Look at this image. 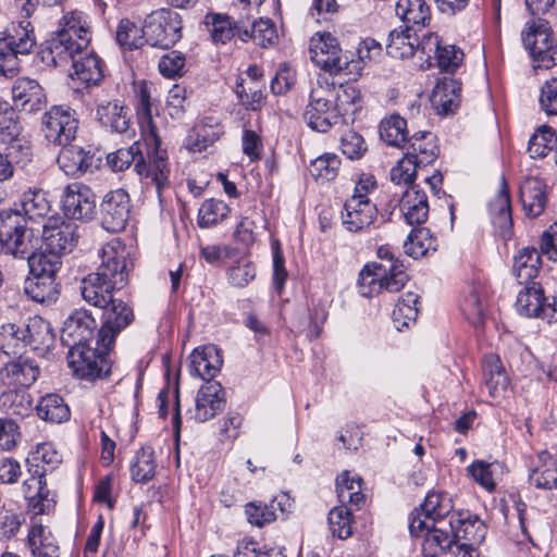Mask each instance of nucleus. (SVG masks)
<instances>
[{
	"instance_id": "1",
	"label": "nucleus",
	"mask_w": 557,
	"mask_h": 557,
	"mask_svg": "<svg viewBox=\"0 0 557 557\" xmlns=\"http://www.w3.org/2000/svg\"><path fill=\"white\" fill-rule=\"evenodd\" d=\"M90 36L87 16L79 11L66 12L60 20L58 29L52 34L44 53H47V58L53 65H62L71 51L89 46Z\"/></svg>"
},
{
	"instance_id": "2",
	"label": "nucleus",
	"mask_w": 557,
	"mask_h": 557,
	"mask_svg": "<svg viewBox=\"0 0 557 557\" xmlns=\"http://www.w3.org/2000/svg\"><path fill=\"white\" fill-rule=\"evenodd\" d=\"M36 46L29 21L12 24L0 33V75L10 77L20 70V55L29 54Z\"/></svg>"
},
{
	"instance_id": "3",
	"label": "nucleus",
	"mask_w": 557,
	"mask_h": 557,
	"mask_svg": "<svg viewBox=\"0 0 557 557\" xmlns=\"http://www.w3.org/2000/svg\"><path fill=\"white\" fill-rule=\"evenodd\" d=\"M0 244L15 257H28L36 251L38 238L32 228L24 225V218L18 211H0Z\"/></svg>"
},
{
	"instance_id": "4",
	"label": "nucleus",
	"mask_w": 557,
	"mask_h": 557,
	"mask_svg": "<svg viewBox=\"0 0 557 557\" xmlns=\"http://www.w3.org/2000/svg\"><path fill=\"white\" fill-rule=\"evenodd\" d=\"M183 21L181 15L170 9H160L145 20L146 42L152 47L169 49L182 38Z\"/></svg>"
},
{
	"instance_id": "5",
	"label": "nucleus",
	"mask_w": 557,
	"mask_h": 557,
	"mask_svg": "<svg viewBox=\"0 0 557 557\" xmlns=\"http://www.w3.org/2000/svg\"><path fill=\"white\" fill-rule=\"evenodd\" d=\"M77 128L76 112L67 106H52L41 117L45 138L57 146H67L75 138Z\"/></svg>"
},
{
	"instance_id": "6",
	"label": "nucleus",
	"mask_w": 557,
	"mask_h": 557,
	"mask_svg": "<svg viewBox=\"0 0 557 557\" xmlns=\"http://www.w3.org/2000/svg\"><path fill=\"white\" fill-rule=\"evenodd\" d=\"M521 36L524 48L537 63V67L549 69L557 63V46L546 21L529 24Z\"/></svg>"
},
{
	"instance_id": "7",
	"label": "nucleus",
	"mask_w": 557,
	"mask_h": 557,
	"mask_svg": "<svg viewBox=\"0 0 557 557\" xmlns=\"http://www.w3.org/2000/svg\"><path fill=\"white\" fill-rule=\"evenodd\" d=\"M97 348H91L89 344H86L69 350V367L81 379L94 381L109 372L106 358L109 350H103L102 345L99 343V337L97 338Z\"/></svg>"
},
{
	"instance_id": "8",
	"label": "nucleus",
	"mask_w": 557,
	"mask_h": 557,
	"mask_svg": "<svg viewBox=\"0 0 557 557\" xmlns=\"http://www.w3.org/2000/svg\"><path fill=\"white\" fill-rule=\"evenodd\" d=\"M318 78L323 88L327 90V97L339 114L342 123H352L356 115L363 108L364 101L361 90L354 84L336 85L326 75H320Z\"/></svg>"
},
{
	"instance_id": "9",
	"label": "nucleus",
	"mask_w": 557,
	"mask_h": 557,
	"mask_svg": "<svg viewBox=\"0 0 557 557\" xmlns=\"http://www.w3.org/2000/svg\"><path fill=\"white\" fill-rule=\"evenodd\" d=\"M453 500L447 493L433 492L426 495L420 511L414 510L409 521L411 535H420L430 523L448 524L445 519L453 513Z\"/></svg>"
},
{
	"instance_id": "10",
	"label": "nucleus",
	"mask_w": 557,
	"mask_h": 557,
	"mask_svg": "<svg viewBox=\"0 0 557 557\" xmlns=\"http://www.w3.org/2000/svg\"><path fill=\"white\" fill-rule=\"evenodd\" d=\"M127 257L128 250L125 245L117 238L111 239L101 248V262L94 274L121 289L127 283L128 277Z\"/></svg>"
},
{
	"instance_id": "11",
	"label": "nucleus",
	"mask_w": 557,
	"mask_h": 557,
	"mask_svg": "<svg viewBox=\"0 0 557 557\" xmlns=\"http://www.w3.org/2000/svg\"><path fill=\"white\" fill-rule=\"evenodd\" d=\"M327 96V90L323 88L318 78L304 112V119L308 126L320 133H325L342 123L339 114Z\"/></svg>"
},
{
	"instance_id": "12",
	"label": "nucleus",
	"mask_w": 557,
	"mask_h": 557,
	"mask_svg": "<svg viewBox=\"0 0 557 557\" xmlns=\"http://www.w3.org/2000/svg\"><path fill=\"white\" fill-rule=\"evenodd\" d=\"M309 50L312 62L330 74L341 73L349 64L337 39L330 33H318L312 36Z\"/></svg>"
},
{
	"instance_id": "13",
	"label": "nucleus",
	"mask_w": 557,
	"mask_h": 557,
	"mask_svg": "<svg viewBox=\"0 0 557 557\" xmlns=\"http://www.w3.org/2000/svg\"><path fill=\"white\" fill-rule=\"evenodd\" d=\"M408 281L406 273L389 274L384 267H377L375 262L366 264L359 273L358 288L363 297H372L386 290L399 292Z\"/></svg>"
},
{
	"instance_id": "14",
	"label": "nucleus",
	"mask_w": 557,
	"mask_h": 557,
	"mask_svg": "<svg viewBox=\"0 0 557 557\" xmlns=\"http://www.w3.org/2000/svg\"><path fill=\"white\" fill-rule=\"evenodd\" d=\"M100 308L103 310V314L102 325L98 332L99 343L103 350H110L116 335L132 323L134 313L127 304L114 297Z\"/></svg>"
},
{
	"instance_id": "15",
	"label": "nucleus",
	"mask_w": 557,
	"mask_h": 557,
	"mask_svg": "<svg viewBox=\"0 0 557 557\" xmlns=\"http://www.w3.org/2000/svg\"><path fill=\"white\" fill-rule=\"evenodd\" d=\"M42 239L47 249L59 256L71 252L77 244V226L54 214L42 224Z\"/></svg>"
},
{
	"instance_id": "16",
	"label": "nucleus",
	"mask_w": 557,
	"mask_h": 557,
	"mask_svg": "<svg viewBox=\"0 0 557 557\" xmlns=\"http://www.w3.org/2000/svg\"><path fill=\"white\" fill-rule=\"evenodd\" d=\"M61 206L64 214L70 219L90 220L96 209V197L88 186L72 183L63 189Z\"/></svg>"
},
{
	"instance_id": "17",
	"label": "nucleus",
	"mask_w": 557,
	"mask_h": 557,
	"mask_svg": "<svg viewBox=\"0 0 557 557\" xmlns=\"http://www.w3.org/2000/svg\"><path fill=\"white\" fill-rule=\"evenodd\" d=\"M226 405L225 391L219 382H206L195 398V407L189 410L190 419L203 423L222 412Z\"/></svg>"
},
{
	"instance_id": "18",
	"label": "nucleus",
	"mask_w": 557,
	"mask_h": 557,
	"mask_svg": "<svg viewBox=\"0 0 557 557\" xmlns=\"http://www.w3.org/2000/svg\"><path fill=\"white\" fill-rule=\"evenodd\" d=\"M131 213V199L124 189L106 194L101 202V223L111 233L123 231Z\"/></svg>"
},
{
	"instance_id": "19",
	"label": "nucleus",
	"mask_w": 557,
	"mask_h": 557,
	"mask_svg": "<svg viewBox=\"0 0 557 557\" xmlns=\"http://www.w3.org/2000/svg\"><path fill=\"white\" fill-rule=\"evenodd\" d=\"M153 153L148 152V162L144 160L143 154L139 156V160L136 162V172L141 183L147 187H154L160 197L163 188L169 184L170 169L166 152L158 148V139L157 145L153 144Z\"/></svg>"
},
{
	"instance_id": "20",
	"label": "nucleus",
	"mask_w": 557,
	"mask_h": 557,
	"mask_svg": "<svg viewBox=\"0 0 557 557\" xmlns=\"http://www.w3.org/2000/svg\"><path fill=\"white\" fill-rule=\"evenodd\" d=\"M61 66L72 62V79H76L87 87L98 85L103 79L102 61L89 46L71 51Z\"/></svg>"
},
{
	"instance_id": "21",
	"label": "nucleus",
	"mask_w": 557,
	"mask_h": 557,
	"mask_svg": "<svg viewBox=\"0 0 557 557\" xmlns=\"http://www.w3.org/2000/svg\"><path fill=\"white\" fill-rule=\"evenodd\" d=\"M96 321L86 310H75L63 323L61 342L69 350L88 344L94 337Z\"/></svg>"
},
{
	"instance_id": "22",
	"label": "nucleus",
	"mask_w": 557,
	"mask_h": 557,
	"mask_svg": "<svg viewBox=\"0 0 557 557\" xmlns=\"http://www.w3.org/2000/svg\"><path fill=\"white\" fill-rule=\"evenodd\" d=\"M96 117L100 125L111 133L127 134L131 131L129 109L117 99H98Z\"/></svg>"
},
{
	"instance_id": "23",
	"label": "nucleus",
	"mask_w": 557,
	"mask_h": 557,
	"mask_svg": "<svg viewBox=\"0 0 557 557\" xmlns=\"http://www.w3.org/2000/svg\"><path fill=\"white\" fill-rule=\"evenodd\" d=\"M377 218V208L372 200L348 198L342 211L344 227L351 233L368 230Z\"/></svg>"
},
{
	"instance_id": "24",
	"label": "nucleus",
	"mask_w": 557,
	"mask_h": 557,
	"mask_svg": "<svg viewBox=\"0 0 557 557\" xmlns=\"http://www.w3.org/2000/svg\"><path fill=\"white\" fill-rule=\"evenodd\" d=\"M517 311L527 318H542L550 322L555 318V309L545 302L542 287L532 282L521 289L516 300Z\"/></svg>"
},
{
	"instance_id": "25",
	"label": "nucleus",
	"mask_w": 557,
	"mask_h": 557,
	"mask_svg": "<svg viewBox=\"0 0 557 557\" xmlns=\"http://www.w3.org/2000/svg\"><path fill=\"white\" fill-rule=\"evenodd\" d=\"M39 367L27 358L18 357L0 369V382L7 387L28 388L39 376Z\"/></svg>"
},
{
	"instance_id": "26",
	"label": "nucleus",
	"mask_w": 557,
	"mask_h": 557,
	"mask_svg": "<svg viewBox=\"0 0 557 557\" xmlns=\"http://www.w3.org/2000/svg\"><path fill=\"white\" fill-rule=\"evenodd\" d=\"M14 106L25 112L41 110L47 102L44 88L34 79L17 78L11 89Z\"/></svg>"
},
{
	"instance_id": "27",
	"label": "nucleus",
	"mask_w": 557,
	"mask_h": 557,
	"mask_svg": "<svg viewBox=\"0 0 557 557\" xmlns=\"http://www.w3.org/2000/svg\"><path fill=\"white\" fill-rule=\"evenodd\" d=\"M454 541L465 540V543L480 544L486 535L485 523L469 511L454 512L448 520Z\"/></svg>"
},
{
	"instance_id": "28",
	"label": "nucleus",
	"mask_w": 557,
	"mask_h": 557,
	"mask_svg": "<svg viewBox=\"0 0 557 557\" xmlns=\"http://www.w3.org/2000/svg\"><path fill=\"white\" fill-rule=\"evenodd\" d=\"M519 198L525 216H540L547 205V190L543 180L536 176L527 177L520 185Z\"/></svg>"
},
{
	"instance_id": "29",
	"label": "nucleus",
	"mask_w": 557,
	"mask_h": 557,
	"mask_svg": "<svg viewBox=\"0 0 557 557\" xmlns=\"http://www.w3.org/2000/svg\"><path fill=\"white\" fill-rule=\"evenodd\" d=\"M488 210L492 222L499 235L505 239L509 238L512 228L511 205L508 186L504 177L500 180L497 194L488 202Z\"/></svg>"
},
{
	"instance_id": "30",
	"label": "nucleus",
	"mask_w": 557,
	"mask_h": 557,
	"mask_svg": "<svg viewBox=\"0 0 557 557\" xmlns=\"http://www.w3.org/2000/svg\"><path fill=\"white\" fill-rule=\"evenodd\" d=\"M221 366L222 358L213 345L195 348L189 356V373L207 382H212Z\"/></svg>"
},
{
	"instance_id": "31",
	"label": "nucleus",
	"mask_w": 557,
	"mask_h": 557,
	"mask_svg": "<svg viewBox=\"0 0 557 557\" xmlns=\"http://www.w3.org/2000/svg\"><path fill=\"white\" fill-rule=\"evenodd\" d=\"M401 148L405 150V154L410 157L421 169L434 163L438 156L436 138L430 132L412 135Z\"/></svg>"
},
{
	"instance_id": "32",
	"label": "nucleus",
	"mask_w": 557,
	"mask_h": 557,
	"mask_svg": "<svg viewBox=\"0 0 557 557\" xmlns=\"http://www.w3.org/2000/svg\"><path fill=\"white\" fill-rule=\"evenodd\" d=\"M399 209L408 224H422L429 215L426 194L418 185L407 187L399 200Z\"/></svg>"
},
{
	"instance_id": "33",
	"label": "nucleus",
	"mask_w": 557,
	"mask_h": 557,
	"mask_svg": "<svg viewBox=\"0 0 557 557\" xmlns=\"http://www.w3.org/2000/svg\"><path fill=\"white\" fill-rule=\"evenodd\" d=\"M95 154L78 146H67L58 158L60 169L70 176H79L96 168Z\"/></svg>"
},
{
	"instance_id": "34",
	"label": "nucleus",
	"mask_w": 557,
	"mask_h": 557,
	"mask_svg": "<svg viewBox=\"0 0 557 557\" xmlns=\"http://www.w3.org/2000/svg\"><path fill=\"white\" fill-rule=\"evenodd\" d=\"M422 541V554L424 557H440L455 543L448 524L430 523L420 535Z\"/></svg>"
},
{
	"instance_id": "35",
	"label": "nucleus",
	"mask_w": 557,
	"mask_h": 557,
	"mask_svg": "<svg viewBox=\"0 0 557 557\" xmlns=\"http://www.w3.org/2000/svg\"><path fill=\"white\" fill-rule=\"evenodd\" d=\"M460 83L454 78L445 77L438 81L432 91V106L438 113L455 112L460 103Z\"/></svg>"
},
{
	"instance_id": "36",
	"label": "nucleus",
	"mask_w": 557,
	"mask_h": 557,
	"mask_svg": "<svg viewBox=\"0 0 557 557\" xmlns=\"http://www.w3.org/2000/svg\"><path fill=\"white\" fill-rule=\"evenodd\" d=\"M21 207L24 216L33 222H45L52 216L50 200L41 188H28L21 196Z\"/></svg>"
},
{
	"instance_id": "37",
	"label": "nucleus",
	"mask_w": 557,
	"mask_h": 557,
	"mask_svg": "<svg viewBox=\"0 0 557 557\" xmlns=\"http://www.w3.org/2000/svg\"><path fill=\"white\" fill-rule=\"evenodd\" d=\"M529 481L533 486L544 490H550L557 485V463L547 450L537 454Z\"/></svg>"
},
{
	"instance_id": "38",
	"label": "nucleus",
	"mask_w": 557,
	"mask_h": 557,
	"mask_svg": "<svg viewBox=\"0 0 557 557\" xmlns=\"http://www.w3.org/2000/svg\"><path fill=\"white\" fill-rule=\"evenodd\" d=\"M25 331L26 346L38 352L47 351L54 342L50 323L41 317H30L26 324H23Z\"/></svg>"
},
{
	"instance_id": "39",
	"label": "nucleus",
	"mask_w": 557,
	"mask_h": 557,
	"mask_svg": "<svg viewBox=\"0 0 557 557\" xmlns=\"http://www.w3.org/2000/svg\"><path fill=\"white\" fill-rule=\"evenodd\" d=\"M114 289H117L115 285L94 273L84 277L81 284L84 300L98 308L106 306L113 298Z\"/></svg>"
},
{
	"instance_id": "40",
	"label": "nucleus",
	"mask_w": 557,
	"mask_h": 557,
	"mask_svg": "<svg viewBox=\"0 0 557 557\" xmlns=\"http://www.w3.org/2000/svg\"><path fill=\"white\" fill-rule=\"evenodd\" d=\"M28 544L35 557H59V544L51 531L40 522L33 521Z\"/></svg>"
},
{
	"instance_id": "41",
	"label": "nucleus",
	"mask_w": 557,
	"mask_h": 557,
	"mask_svg": "<svg viewBox=\"0 0 557 557\" xmlns=\"http://www.w3.org/2000/svg\"><path fill=\"white\" fill-rule=\"evenodd\" d=\"M486 290L480 284L468 286L460 300V310L466 319L473 325L483 322L485 312Z\"/></svg>"
},
{
	"instance_id": "42",
	"label": "nucleus",
	"mask_w": 557,
	"mask_h": 557,
	"mask_svg": "<svg viewBox=\"0 0 557 557\" xmlns=\"http://www.w3.org/2000/svg\"><path fill=\"white\" fill-rule=\"evenodd\" d=\"M206 25L209 27L211 38L214 44L224 45L231 41L239 32L245 28L244 20H232L228 15L208 14L206 16Z\"/></svg>"
},
{
	"instance_id": "43",
	"label": "nucleus",
	"mask_w": 557,
	"mask_h": 557,
	"mask_svg": "<svg viewBox=\"0 0 557 557\" xmlns=\"http://www.w3.org/2000/svg\"><path fill=\"white\" fill-rule=\"evenodd\" d=\"M21 126L16 114L8 101L0 98V140L11 141V148H23L27 151L28 141L20 137Z\"/></svg>"
},
{
	"instance_id": "44",
	"label": "nucleus",
	"mask_w": 557,
	"mask_h": 557,
	"mask_svg": "<svg viewBox=\"0 0 557 557\" xmlns=\"http://www.w3.org/2000/svg\"><path fill=\"white\" fill-rule=\"evenodd\" d=\"M541 255L535 248L525 247L519 250L513 259L512 272L519 284L529 285L541 268Z\"/></svg>"
},
{
	"instance_id": "45",
	"label": "nucleus",
	"mask_w": 557,
	"mask_h": 557,
	"mask_svg": "<svg viewBox=\"0 0 557 557\" xmlns=\"http://www.w3.org/2000/svg\"><path fill=\"white\" fill-rule=\"evenodd\" d=\"M484 384L493 398L500 397L507 389L508 377L500 359L496 355H487L483 360Z\"/></svg>"
},
{
	"instance_id": "46",
	"label": "nucleus",
	"mask_w": 557,
	"mask_h": 557,
	"mask_svg": "<svg viewBox=\"0 0 557 557\" xmlns=\"http://www.w3.org/2000/svg\"><path fill=\"white\" fill-rule=\"evenodd\" d=\"M32 157V148L28 144L27 152L23 148H11V141L0 140V186L14 174V162L28 161ZM5 191L0 187V205L5 199Z\"/></svg>"
},
{
	"instance_id": "47",
	"label": "nucleus",
	"mask_w": 557,
	"mask_h": 557,
	"mask_svg": "<svg viewBox=\"0 0 557 557\" xmlns=\"http://www.w3.org/2000/svg\"><path fill=\"white\" fill-rule=\"evenodd\" d=\"M0 409L20 418L28 417L33 410V398L24 388L8 387L0 394Z\"/></svg>"
},
{
	"instance_id": "48",
	"label": "nucleus",
	"mask_w": 557,
	"mask_h": 557,
	"mask_svg": "<svg viewBox=\"0 0 557 557\" xmlns=\"http://www.w3.org/2000/svg\"><path fill=\"white\" fill-rule=\"evenodd\" d=\"M25 294L36 302L50 304L58 299L55 277L28 275L24 282Z\"/></svg>"
},
{
	"instance_id": "49",
	"label": "nucleus",
	"mask_w": 557,
	"mask_h": 557,
	"mask_svg": "<svg viewBox=\"0 0 557 557\" xmlns=\"http://www.w3.org/2000/svg\"><path fill=\"white\" fill-rule=\"evenodd\" d=\"M469 475L487 492L496 488V482L505 473V466L500 461L487 462L474 460L468 468Z\"/></svg>"
},
{
	"instance_id": "50",
	"label": "nucleus",
	"mask_w": 557,
	"mask_h": 557,
	"mask_svg": "<svg viewBox=\"0 0 557 557\" xmlns=\"http://www.w3.org/2000/svg\"><path fill=\"white\" fill-rule=\"evenodd\" d=\"M336 492L343 505L350 504L359 508L366 502V495L362 493V479L349 471H343L337 476Z\"/></svg>"
},
{
	"instance_id": "51",
	"label": "nucleus",
	"mask_w": 557,
	"mask_h": 557,
	"mask_svg": "<svg viewBox=\"0 0 557 557\" xmlns=\"http://www.w3.org/2000/svg\"><path fill=\"white\" fill-rule=\"evenodd\" d=\"M418 302L419 295L413 292H407L400 296L392 313L393 323L398 331L416 323L419 312Z\"/></svg>"
},
{
	"instance_id": "52",
	"label": "nucleus",
	"mask_w": 557,
	"mask_h": 557,
	"mask_svg": "<svg viewBox=\"0 0 557 557\" xmlns=\"http://www.w3.org/2000/svg\"><path fill=\"white\" fill-rule=\"evenodd\" d=\"M418 37L411 34L410 28L394 29L389 33L386 45L387 53L395 59H405L416 53Z\"/></svg>"
},
{
	"instance_id": "53",
	"label": "nucleus",
	"mask_w": 557,
	"mask_h": 557,
	"mask_svg": "<svg viewBox=\"0 0 557 557\" xmlns=\"http://www.w3.org/2000/svg\"><path fill=\"white\" fill-rule=\"evenodd\" d=\"M28 508L34 515H44L49 512L54 506V498L49 488L42 483L41 478L32 479L27 484Z\"/></svg>"
},
{
	"instance_id": "54",
	"label": "nucleus",
	"mask_w": 557,
	"mask_h": 557,
	"mask_svg": "<svg viewBox=\"0 0 557 557\" xmlns=\"http://www.w3.org/2000/svg\"><path fill=\"white\" fill-rule=\"evenodd\" d=\"M404 248L408 256L416 259L421 258L426 256L430 251L436 250L437 239L429 228H414L404 243Z\"/></svg>"
},
{
	"instance_id": "55",
	"label": "nucleus",
	"mask_w": 557,
	"mask_h": 557,
	"mask_svg": "<svg viewBox=\"0 0 557 557\" xmlns=\"http://www.w3.org/2000/svg\"><path fill=\"white\" fill-rule=\"evenodd\" d=\"M36 410L40 419L52 423H62L70 418V408L58 394L41 397Z\"/></svg>"
},
{
	"instance_id": "56",
	"label": "nucleus",
	"mask_w": 557,
	"mask_h": 557,
	"mask_svg": "<svg viewBox=\"0 0 557 557\" xmlns=\"http://www.w3.org/2000/svg\"><path fill=\"white\" fill-rule=\"evenodd\" d=\"M29 274L36 276L55 277L61 268V257L55 252L34 251L27 257Z\"/></svg>"
},
{
	"instance_id": "57",
	"label": "nucleus",
	"mask_w": 557,
	"mask_h": 557,
	"mask_svg": "<svg viewBox=\"0 0 557 557\" xmlns=\"http://www.w3.org/2000/svg\"><path fill=\"white\" fill-rule=\"evenodd\" d=\"M23 325L4 323L0 326V350L8 356L21 355L26 347Z\"/></svg>"
},
{
	"instance_id": "58",
	"label": "nucleus",
	"mask_w": 557,
	"mask_h": 557,
	"mask_svg": "<svg viewBox=\"0 0 557 557\" xmlns=\"http://www.w3.org/2000/svg\"><path fill=\"white\" fill-rule=\"evenodd\" d=\"M395 11L407 24L424 26L430 20V8L424 0H398Z\"/></svg>"
},
{
	"instance_id": "59",
	"label": "nucleus",
	"mask_w": 557,
	"mask_h": 557,
	"mask_svg": "<svg viewBox=\"0 0 557 557\" xmlns=\"http://www.w3.org/2000/svg\"><path fill=\"white\" fill-rule=\"evenodd\" d=\"M380 137L389 146L403 147L407 141V122L398 114H392L380 124Z\"/></svg>"
},
{
	"instance_id": "60",
	"label": "nucleus",
	"mask_w": 557,
	"mask_h": 557,
	"mask_svg": "<svg viewBox=\"0 0 557 557\" xmlns=\"http://www.w3.org/2000/svg\"><path fill=\"white\" fill-rule=\"evenodd\" d=\"M239 38L244 42L251 39L261 47H268L275 42L277 33L275 25L270 20L260 18L252 23L250 29L245 27L243 32H239Z\"/></svg>"
},
{
	"instance_id": "61",
	"label": "nucleus",
	"mask_w": 557,
	"mask_h": 557,
	"mask_svg": "<svg viewBox=\"0 0 557 557\" xmlns=\"http://www.w3.org/2000/svg\"><path fill=\"white\" fill-rule=\"evenodd\" d=\"M341 168V160L335 153H324L310 162L309 173L318 183L335 180Z\"/></svg>"
},
{
	"instance_id": "62",
	"label": "nucleus",
	"mask_w": 557,
	"mask_h": 557,
	"mask_svg": "<svg viewBox=\"0 0 557 557\" xmlns=\"http://www.w3.org/2000/svg\"><path fill=\"white\" fill-rule=\"evenodd\" d=\"M156 468L153 449L151 447H143L136 453L131 465L132 479L138 483H146L154 476Z\"/></svg>"
},
{
	"instance_id": "63",
	"label": "nucleus",
	"mask_w": 557,
	"mask_h": 557,
	"mask_svg": "<svg viewBox=\"0 0 557 557\" xmlns=\"http://www.w3.org/2000/svg\"><path fill=\"white\" fill-rule=\"evenodd\" d=\"M230 212L228 206L222 200L207 199L198 210V225L210 227L223 221Z\"/></svg>"
},
{
	"instance_id": "64",
	"label": "nucleus",
	"mask_w": 557,
	"mask_h": 557,
	"mask_svg": "<svg viewBox=\"0 0 557 557\" xmlns=\"http://www.w3.org/2000/svg\"><path fill=\"white\" fill-rule=\"evenodd\" d=\"M327 521L333 536L345 540L352 534L351 512L345 505L331 509Z\"/></svg>"
}]
</instances>
